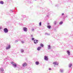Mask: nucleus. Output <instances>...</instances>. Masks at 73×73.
Returning a JSON list of instances; mask_svg holds the SVG:
<instances>
[{"instance_id":"393cba45","label":"nucleus","mask_w":73,"mask_h":73,"mask_svg":"<svg viewBox=\"0 0 73 73\" xmlns=\"http://www.w3.org/2000/svg\"><path fill=\"white\" fill-rule=\"evenodd\" d=\"M39 26L40 27H41V22H40V23H39Z\"/></svg>"},{"instance_id":"6ab92c4d","label":"nucleus","mask_w":73,"mask_h":73,"mask_svg":"<svg viewBox=\"0 0 73 73\" xmlns=\"http://www.w3.org/2000/svg\"><path fill=\"white\" fill-rule=\"evenodd\" d=\"M0 70L1 72H3V71H4V69H3L2 68H1Z\"/></svg>"},{"instance_id":"f257e3e1","label":"nucleus","mask_w":73,"mask_h":73,"mask_svg":"<svg viewBox=\"0 0 73 73\" xmlns=\"http://www.w3.org/2000/svg\"><path fill=\"white\" fill-rule=\"evenodd\" d=\"M3 31L5 33H8V30L7 28H4V29Z\"/></svg>"},{"instance_id":"4468645a","label":"nucleus","mask_w":73,"mask_h":73,"mask_svg":"<svg viewBox=\"0 0 73 73\" xmlns=\"http://www.w3.org/2000/svg\"><path fill=\"white\" fill-rule=\"evenodd\" d=\"M72 66V64L71 63L70 64L68 65V67L69 68H70Z\"/></svg>"},{"instance_id":"ddd939ff","label":"nucleus","mask_w":73,"mask_h":73,"mask_svg":"<svg viewBox=\"0 0 73 73\" xmlns=\"http://www.w3.org/2000/svg\"><path fill=\"white\" fill-rule=\"evenodd\" d=\"M4 2L3 1H0V4H2V5H3V4H4Z\"/></svg>"},{"instance_id":"f03ea898","label":"nucleus","mask_w":73,"mask_h":73,"mask_svg":"<svg viewBox=\"0 0 73 73\" xmlns=\"http://www.w3.org/2000/svg\"><path fill=\"white\" fill-rule=\"evenodd\" d=\"M11 64H12L13 67L14 68H16V66H17V65L16 64L13 62H12L11 63Z\"/></svg>"},{"instance_id":"2f4dec72","label":"nucleus","mask_w":73,"mask_h":73,"mask_svg":"<svg viewBox=\"0 0 73 73\" xmlns=\"http://www.w3.org/2000/svg\"><path fill=\"white\" fill-rule=\"evenodd\" d=\"M46 17H49V15H47L46 16Z\"/></svg>"},{"instance_id":"9b49d317","label":"nucleus","mask_w":73,"mask_h":73,"mask_svg":"<svg viewBox=\"0 0 73 73\" xmlns=\"http://www.w3.org/2000/svg\"><path fill=\"white\" fill-rule=\"evenodd\" d=\"M48 49H51V47L50 45H48Z\"/></svg>"},{"instance_id":"cd10ccee","label":"nucleus","mask_w":73,"mask_h":73,"mask_svg":"<svg viewBox=\"0 0 73 73\" xmlns=\"http://www.w3.org/2000/svg\"><path fill=\"white\" fill-rule=\"evenodd\" d=\"M2 29V27L0 26V30H1Z\"/></svg>"},{"instance_id":"bb28decb","label":"nucleus","mask_w":73,"mask_h":73,"mask_svg":"<svg viewBox=\"0 0 73 73\" xmlns=\"http://www.w3.org/2000/svg\"><path fill=\"white\" fill-rule=\"evenodd\" d=\"M23 18H25L26 17V15H24L23 16Z\"/></svg>"},{"instance_id":"c85d7f7f","label":"nucleus","mask_w":73,"mask_h":73,"mask_svg":"<svg viewBox=\"0 0 73 73\" xmlns=\"http://www.w3.org/2000/svg\"><path fill=\"white\" fill-rule=\"evenodd\" d=\"M32 40H35V38H32Z\"/></svg>"},{"instance_id":"39448f33","label":"nucleus","mask_w":73,"mask_h":73,"mask_svg":"<svg viewBox=\"0 0 73 73\" xmlns=\"http://www.w3.org/2000/svg\"><path fill=\"white\" fill-rule=\"evenodd\" d=\"M11 48V45L10 44H9L8 46H7L6 47V49L7 50H8V49H9Z\"/></svg>"},{"instance_id":"f8f14e48","label":"nucleus","mask_w":73,"mask_h":73,"mask_svg":"<svg viewBox=\"0 0 73 73\" xmlns=\"http://www.w3.org/2000/svg\"><path fill=\"white\" fill-rule=\"evenodd\" d=\"M38 40H34V43L35 44H37V41H38Z\"/></svg>"},{"instance_id":"2eb2a0df","label":"nucleus","mask_w":73,"mask_h":73,"mask_svg":"<svg viewBox=\"0 0 73 73\" xmlns=\"http://www.w3.org/2000/svg\"><path fill=\"white\" fill-rule=\"evenodd\" d=\"M45 34L46 35H47L48 36H50V34L48 33H45Z\"/></svg>"},{"instance_id":"473e14b6","label":"nucleus","mask_w":73,"mask_h":73,"mask_svg":"<svg viewBox=\"0 0 73 73\" xmlns=\"http://www.w3.org/2000/svg\"><path fill=\"white\" fill-rule=\"evenodd\" d=\"M33 35H31V37H33Z\"/></svg>"},{"instance_id":"c9c22d12","label":"nucleus","mask_w":73,"mask_h":73,"mask_svg":"<svg viewBox=\"0 0 73 73\" xmlns=\"http://www.w3.org/2000/svg\"><path fill=\"white\" fill-rule=\"evenodd\" d=\"M51 51H52V50H51Z\"/></svg>"},{"instance_id":"f704fd0d","label":"nucleus","mask_w":73,"mask_h":73,"mask_svg":"<svg viewBox=\"0 0 73 73\" xmlns=\"http://www.w3.org/2000/svg\"><path fill=\"white\" fill-rule=\"evenodd\" d=\"M67 17V15L66 16V17Z\"/></svg>"},{"instance_id":"f3484780","label":"nucleus","mask_w":73,"mask_h":73,"mask_svg":"<svg viewBox=\"0 0 73 73\" xmlns=\"http://www.w3.org/2000/svg\"><path fill=\"white\" fill-rule=\"evenodd\" d=\"M58 23V22L57 21H54V24L55 25H56V24Z\"/></svg>"},{"instance_id":"6e6552de","label":"nucleus","mask_w":73,"mask_h":73,"mask_svg":"<svg viewBox=\"0 0 73 73\" xmlns=\"http://www.w3.org/2000/svg\"><path fill=\"white\" fill-rule=\"evenodd\" d=\"M67 53L68 56H70V51H69L67 50Z\"/></svg>"},{"instance_id":"aec40b11","label":"nucleus","mask_w":73,"mask_h":73,"mask_svg":"<svg viewBox=\"0 0 73 73\" xmlns=\"http://www.w3.org/2000/svg\"><path fill=\"white\" fill-rule=\"evenodd\" d=\"M64 15V13L62 14L61 15V17H63Z\"/></svg>"},{"instance_id":"1a4fd4ad","label":"nucleus","mask_w":73,"mask_h":73,"mask_svg":"<svg viewBox=\"0 0 73 73\" xmlns=\"http://www.w3.org/2000/svg\"><path fill=\"white\" fill-rule=\"evenodd\" d=\"M41 49V47H38L37 48V50L38 51L40 50Z\"/></svg>"},{"instance_id":"a878e982","label":"nucleus","mask_w":73,"mask_h":73,"mask_svg":"<svg viewBox=\"0 0 73 73\" xmlns=\"http://www.w3.org/2000/svg\"><path fill=\"white\" fill-rule=\"evenodd\" d=\"M21 43H22V44H24V42L23 41H21Z\"/></svg>"},{"instance_id":"4be33fe9","label":"nucleus","mask_w":73,"mask_h":73,"mask_svg":"<svg viewBox=\"0 0 73 73\" xmlns=\"http://www.w3.org/2000/svg\"><path fill=\"white\" fill-rule=\"evenodd\" d=\"M62 23H63V22L61 21L59 23V24L60 25H61L62 24Z\"/></svg>"},{"instance_id":"b1692460","label":"nucleus","mask_w":73,"mask_h":73,"mask_svg":"<svg viewBox=\"0 0 73 73\" xmlns=\"http://www.w3.org/2000/svg\"><path fill=\"white\" fill-rule=\"evenodd\" d=\"M31 31H32V32H34V31H35V29L33 28L32 29Z\"/></svg>"},{"instance_id":"c756f323","label":"nucleus","mask_w":73,"mask_h":73,"mask_svg":"<svg viewBox=\"0 0 73 73\" xmlns=\"http://www.w3.org/2000/svg\"><path fill=\"white\" fill-rule=\"evenodd\" d=\"M48 70H51V68H49Z\"/></svg>"},{"instance_id":"5701e85b","label":"nucleus","mask_w":73,"mask_h":73,"mask_svg":"<svg viewBox=\"0 0 73 73\" xmlns=\"http://www.w3.org/2000/svg\"><path fill=\"white\" fill-rule=\"evenodd\" d=\"M40 46H42V47H44V45H43L42 44H40Z\"/></svg>"},{"instance_id":"412c9836","label":"nucleus","mask_w":73,"mask_h":73,"mask_svg":"<svg viewBox=\"0 0 73 73\" xmlns=\"http://www.w3.org/2000/svg\"><path fill=\"white\" fill-rule=\"evenodd\" d=\"M47 28H48L49 29H50V28H51V26H50V25H48L47 26Z\"/></svg>"},{"instance_id":"0eeeda50","label":"nucleus","mask_w":73,"mask_h":73,"mask_svg":"<svg viewBox=\"0 0 73 73\" xmlns=\"http://www.w3.org/2000/svg\"><path fill=\"white\" fill-rule=\"evenodd\" d=\"M53 64L55 65H58V63L56 62H53Z\"/></svg>"},{"instance_id":"423d86ee","label":"nucleus","mask_w":73,"mask_h":73,"mask_svg":"<svg viewBox=\"0 0 73 73\" xmlns=\"http://www.w3.org/2000/svg\"><path fill=\"white\" fill-rule=\"evenodd\" d=\"M24 67L25 66H26L27 65V63H24L22 65Z\"/></svg>"},{"instance_id":"a211bd4d","label":"nucleus","mask_w":73,"mask_h":73,"mask_svg":"<svg viewBox=\"0 0 73 73\" xmlns=\"http://www.w3.org/2000/svg\"><path fill=\"white\" fill-rule=\"evenodd\" d=\"M35 64H36V65H38L39 64V62H35Z\"/></svg>"},{"instance_id":"9d476101","label":"nucleus","mask_w":73,"mask_h":73,"mask_svg":"<svg viewBox=\"0 0 73 73\" xmlns=\"http://www.w3.org/2000/svg\"><path fill=\"white\" fill-rule=\"evenodd\" d=\"M60 73H62L63 72H64V70L62 69H60Z\"/></svg>"},{"instance_id":"7ed1b4c3","label":"nucleus","mask_w":73,"mask_h":73,"mask_svg":"<svg viewBox=\"0 0 73 73\" xmlns=\"http://www.w3.org/2000/svg\"><path fill=\"white\" fill-rule=\"evenodd\" d=\"M23 30L24 31V32H27L28 31V29L26 27H24L23 28Z\"/></svg>"},{"instance_id":"dca6fc26","label":"nucleus","mask_w":73,"mask_h":73,"mask_svg":"<svg viewBox=\"0 0 73 73\" xmlns=\"http://www.w3.org/2000/svg\"><path fill=\"white\" fill-rule=\"evenodd\" d=\"M24 50L23 49H21V53H23V52H24Z\"/></svg>"},{"instance_id":"72a5a7b5","label":"nucleus","mask_w":73,"mask_h":73,"mask_svg":"<svg viewBox=\"0 0 73 73\" xmlns=\"http://www.w3.org/2000/svg\"><path fill=\"white\" fill-rule=\"evenodd\" d=\"M11 12H13V11H12V10H11V11H10V12H11Z\"/></svg>"},{"instance_id":"20e7f679","label":"nucleus","mask_w":73,"mask_h":73,"mask_svg":"<svg viewBox=\"0 0 73 73\" xmlns=\"http://www.w3.org/2000/svg\"><path fill=\"white\" fill-rule=\"evenodd\" d=\"M44 60L46 61H48V57L47 56H45L44 57Z\"/></svg>"},{"instance_id":"7c9ffc66","label":"nucleus","mask_w":73,"mask_h":73,"mask_svg":"<svg viewBox=\"0 0 73 73\" xmlns=\"http://www.w3.org/2000/svg\"><path fill=\"white\" fill-rule=\"evenodd\" d=\"M18 42V41L17 40H16L15 41V42Z\"/></svg>"}]
</instances>
